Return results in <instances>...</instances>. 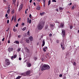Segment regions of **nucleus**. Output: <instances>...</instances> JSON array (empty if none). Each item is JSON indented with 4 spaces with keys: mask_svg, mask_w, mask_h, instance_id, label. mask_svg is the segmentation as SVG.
<instances>
[{
    "mask_svg": "<svg viewBox=\"0 0 79 79\" xmlns=\"http://www.w3.org/2000/svg\"><path fill=\"white\" fill-rule=\"evenodd\" d=\"M25 24L24 23H22V26H24V25Z\"/></svg>",
    "mask_w": 79,
    "mask_h": 79,
    "instance_id": "54",
    "label": "nucleus"
},
{
    "mask_svg": "<svg viewBox=\"0 0 79 79\" xmlns=\"http://www.w3.org/2000/svg\"><path fill=\"white\" fill-rule=\"evenodd\" d=\"M63 43L61 42L60 44V46L61 48H62V47L64 46V40H62Z\"/></svg>",
    "mask_w": 79,
    "mask_h": 79,
    "instance_id": "8",
    "label": "nucleus"
},
{
    "mask_svg": "<svg viewBox=\"0 0 79 79\" xmlns=\"http://www.w3.org/2000/svg\"><path fill=\"white\" fill-rule=\"evenodd\" d=\"M13 48H11L10 47L8 49V52H13Z\"/></svg>",
    "mask_w": 79,
    "mask_h": 79,
    "instance_id": "7",
    "label": "nucleus"
},
{
    "mask_svg": "<svg viewBox=\"0 0 79 79\" xmlns=\"http://www.w3.org/2000/svg\"><path fill=\"white\" fill-rule=\"evenodd\" d=\"M62 48V50H64L65 48L64 47V46H62V48Z\"/></svg>",
    "mask_w": 79,
    "mask_h": 79,
    "instance_id": "34",
    "label": "nucleus"
},
{
    "mask_svg": "<svg viewBox=\"0 0 79 79\" xmlns=\"http://www.w3.org/2000/svg\"><path fill=\"white\" fill-rule=\"evenodd\" d=\"M43 6H45V3H43Z\"/></svg>",
    "mask_w": 79,
    "mask_h": 79,
    "instance_id": "58",
    "label": "nucleus"
},
{
    "mask_svg": "<svg viewBox=\"0 0 79 79\" xmlns=\"http://www.w3.org/2000/svg\"><path fill=\"white\" fill-rule=\"evenodd\" d=\"M73 64L74 66H76V63L75 62H74L73 63Z\"/></svg>",
    "mask_w": 79,
    "mask_h": 79,
    "instance_id": "29",
    "label": "nucleus"
},
{
    "mask_svg": "<svg viewBox=\"0 0 79 79\" xmlns=\"http://www.w3.org/2000/svg\"><path fill=\"white\" fill-rule=\"evenodd\" d=\"M29 18H32V15L31 14H30Z\"/></svg>",
    "mask_w": 79,
    "mask_h": 79,
    "instance_id": "38",
    "label": "nucleus"
},
{
    "mask_svg": "<svg viewBox=\"0 0 79 79\" xmlns=\"http://www.w3.org/2000/svg\"><path fill=\"white\" fill-rule=\"evenodd\" d=\"M50 27H54V25L53 24H50Z\"/></svg>",
    "mask_w": 79,
    "mask_h": 79,
    "instance_id": "30",
    "label": "nucleus"
},
{
    "mask_svg": "<svg viewBox=\"0 0 79 79\" xmlns=\"http://www.w3.org/2000/svg\"><path fill=\"white\" fill-rule=\"evenodd\" d=\"M50 3H51V1L49 0L48 2V5H50Z\"/></svg>",
    "mask_w": 79,
    "mask_h": 79,
    "instance_id": "26",
    "label": "nucleus"
},
{
    "mask_svg": "<svg viewBox=\"0 0 79 79\" xmlns=\"http://www.w3.org/2000/svg\"><path fill=\"white\" fill-rule=\"evenodd\" d=\"M25 76H26L27 75H29V74H30L31 73V71H27V72H26V73H25Z\"/></svg>",
    "mask_w": 79,
    "mask_h": 79,
    "instance_id": "5",
    "label": "nucleus"
},
{
    "mask_svg": "<svg viewBox=\"0 0 79 79\" xmlns=\"http://www.w3.org/2000/svg\"><path fill=\"white\" fill-rule=\"evenodd\" d=\"M20 44H23V41L22 40H21V41H20Z\"/></svg>",
    "mask_w": 79,
    "mask_h": 79,
    "instance_id": "56",
    "label": "nucleus"
},
{
    "mask_svg": "<svg viewBox=\"0 0 79 79\" xmlns=\"http://www.w3.org/2000/svg\"><path fill=\"white\" fill-rule=\"evenodd\" d=\"M44 26V22L42 21H40L39 23L37 26V28L38 30H42Z\"/></svg>",
    "mask_w": 79,
    "mask_h": 79,
    "instance_id": "1",
    "label": "nucleus"
},
{
    "mask_svg": "<svg viewBox=\"0 0 79 79\" xmlns=\"http://www.w3.org/2000/svg\"><path fill=\"white\" fill-rule=\"evenodd\" d=\"M21 57H19V60H21Z\"/></svg>",
    "mask_w": 79,
    "mask_h": 79,
    "instance_id": "64",
    "label": "nucleus"
},
{
    "mask_svg": "<svg viewBox=\"0 0 79 79\" xmlns=\"http://www.w3.org/2000/svg\"><path fill=\"white\" fill-rule=\"evenodd\" d=\"M16 0H13V3L12 4H15V3H16Z\"/></svg>",
    "mask_w": 79,
    "mask_h": 79,
    "instance_id": "20",
    "label": "nucleus"
},
{
    "mask_svg": "<svg viewBox=\"0 0 79 79\" xmlns=\"http://www.w3.org/2000/svg\"><path fill=\"white\" fill-rule=\"evenodd\" d=\"M48 48L47 47H44L43 48V51L44 52H45L47 50V49Z\"/></svg>",
    "mask_w": 79,
    "mask_h": 79,
    "instance_id": "11",
    "label": "nucleus"
},
{
    "mask_svg": "<svg viewBox=\"0 0 79 79\" xmlns=\"http://www.w3.org/2000/svg\"><path fill=\"white\" fill-rule=\"evenodd\" d=\"M10 6H8V9H10Z\"/></svg>",
    "mask_w": 79,
    "mask_h": 79,
    "instance_id": "60",
    "label": "nucleus"
},
{
    "mask_svg": "<svg viewBox=\"0 0 79 79\" xmlns=\"http://www.w3.org/2000/svg\"><path fill=\"white\" fill-rule=\"evenodd\" d=\"M52 34H50L49 35V37H52Z\"/></svg>",
    "mask_w": 79,
    "mask_h": 79,
    "instance_id": "42",
    "label": "nucleus"
},
{
    "mask_svg": "<svg viewBox=\"0 0 79 79\" xmlns=\"http://www.w3.org/2000/svg\"><path fill=\"white\" fill-rule=\"evenodd\" d=\"M48 25H46L45 27V28L47 29V28H48Z\"/></svg>",
    "mask_w": 79,
    "mask_h": 79,
    "instance_id": "45",
    "label": "nucleus"
},
{
    "mask_svg": "<svg viewBox=\"0 0 79 79\" xmlns=\"http://www.w3.org/2000/svg\"><path fill=\"white\" fill-rule=\"evenodd\" d=\"M21 35H19L18 36V38H21Z\"/></svg>",
    "mask_w": 79,
    "mask_h": 79,
    "instance_id": "44",
    "label": "nucleus"
},
{
    "mask_svg": "<svg viewBox=\"0 0 79 79\" xmlns=\"http://www.w3.org/2000/svg\"><path fill=\"white\" fill-rule=\"evenodd\" d=\"M5 61L6 65H7V66L10 65V60L8 59H6Z\"/></svg>",
    "mask_w": 79,
    "mask_h": 79,
    "instance_id": "4",
    "label": "nucleus"
},
{
    "mask_svg": "<svg viewBox=\"0 0 79 79\" xmlns=\"http://www.w3.org/2000/svg\"><path fill=\"white\" fill-rule=\"evenodd\" d=\"M29 39L30 41H32L33 40V38L32 36H30L29 38Z\"/></svg>",
    "mask_w": 79,
    "mask_h": 79,
    "instance_id": "10",
    "label": "nucleus"
},
{
    "mask_svg": "<svg viewBox=\"0 0 79 79\" xmlns=\"http://www.w3.org/2000/svg\"><path fill=\"white\" fill-rule=\"evenodd\" d=\"M10 40H9L8 41V43L10 44Z\"/></svg>",
    "mask_w": 79,
    "mask_h": 79,
    "instance_id": "57",
    "label": "nucleus"
},
{
    "mask_svg": "<svg viewBox=\"0 0 79 79\" xmlns=\"http://www.w3.org/2000/svg\"><path fill=\"white\" fill-rule=\"evenodd\" d=\"M20 50H21V48H19L18 50H17V52H19V51H20Z\"/></svg>",
    "mask_w": 79,
    "mask_h": 79,
    "instance_id": "28",
    "label": "nucleus"
},
{
    "mask_svg": "<svg viewBox=\"0 0 79 79\" xmlns=\"http://www.w3.org/2000/svg\"><path fill=\"white\" fill-rule=\"evenodd\" d=\"M10 22V21L8 20H7V24H9V22Z\"/></svg>",
    "mask_w": 79,
    "mask_h": 79,
    "instance_id": "51",
    "label": "nucleus"
},
{
    "mask_svg": "<svg viewBox=\"0 0 79 79\" xmlns=\"http://www.w3.org/2000/svg\"><path fill=\"white\" fill-rule=\"evenodd\" d=\"M28 66L29 67H31V63L28 64Z\"/></svg>",
    "mask_w": 79,
    "mask_h": 79,
    "instance_id": "35",
    "label": "nucleus"
},
{
    "mask_svg": "<svg viewBox=\"0 0 79 79\" xmlns=\"http://www.w3.org/2000/svg\"><path fill=\"white\" fill-rule=\"evenodd\" d=\"M13 31L14 32H17V30L15 28H14L13 29Z\"/></svg>",
    "mask_w": 79,
    "mask_h": 79,
    "instance_id": "25",
    "label": "nucleus"
},
{
    "mask_svg": "<svg viewBox=\"0 0 79 79\" xmlns=\"http://www.w3.org/2000/svg\"><path fill=\"white\" fill-rule=\"evenodd\" d=\"M10 9H8V10L7 11V13L8 14H9V13H10Z\"/></svg>",
    "mask_w": 79,
    "mask_h": 79,
    "instance_id": "21",
    "label": "nucleus"
},
{
    "mask_svg": "<svg viewBox=\"0 0 79 79\" xmlns=\"http://www.w3.org/2000/svg\"><path fill=\"white\" fill-rule=\"evenodd\" d=\"M26 27H25L22 29V30L24 31H25V30H26Z\"/></svg>",
    "mask_w": 79,
    "mask_h": 79,
    "instance_id": "22",
    "label": "nucleus"
},
{
    "mask_svg": "<svg viewBox=\"0 0 79 79\" xmlns=\"http://www.w3.org/2000/svg\"><path fill=\"white\" fill-rule=\"evenodd\" d=\"M16 15H15V16L14 17V21H16Z\"/></svg>",
    "mask_w": 79,
    "mask_h": 79,
    "instance_id": "33",
    "label": "nucleus"
},
{
    "mask_svg": "<svg viewBox=\"0 0 79 79\" xmlns=\"http://www.w3.org/2000/svg\"><path fill=\"white\" fill-rule=\"evenodd\" d=\"M74 6L73 5V6L72 7V10H74Z\"/></svg>",
    "mask_w": 79,
    "mask_h": 79,
    "instance_id": "37",
    "label": "nucleus"
},
{
    "mask_svg": "<svg viewBox=\"0 0 79 79\" xmlns=\"http://www.w3.org/2000/svg\"><path fill=\"white\" fill-rule=\"evenodd\" d=\"M43 3H45V0H43Z\"/></svg>",
    "mask_w": 79,
    "mask_h": 79,
    "instance_id": "46",
    "label": "nucleus"
},
{
    "mask_svg": "<svg viewBox=\"0 0 79 79\" xmlns=\"http://www.w3.org/2000/svg\"><path fill=\"white\" fill-rule=\"evenodd\" d=\"M25 41L27 44H29L30 43V41H29V40L28 39H26Z\"/></svg>",
    "mask_w": 79,
    "mask_h": 79,
    "instance_id": "9",
    "label": "nucleus"
},
{
    "mask_svg": "<svg viewBox=\"0 0 79 79\" xmlns=\"http://www.w3.org/2000/svg\"><path fill=\"white\" fill-rule=\"evenodd\" d=\"M21 76H18L17 78H16V79H19L21 78Z\"/></svg>",
    "mask_w": 79,
    "mask_h": 79,
    "instance_id": "18",
    "label": "nucleus"
},
{
    "mask_svg": "<svg viewBox=\"0 0 79 79\" xmlns=\"http://www.w3.org/2000/svg\"><path fill=\"white\" fill-rule=\"evenodd\" d=\"M52 2H56V0H53L52 1Z\"/></svg>",
    "mask_w": 79,
    "mask_h": 79,
    "instance_id": "48",
    "label": "nucleus"
},
{
    "mask_svg": "<svg viewBox=\"0 0 79 79\" xmlns=\"http://www.w3.org/2000/svg\"><path fill=\"white\" fill-rule=\"evenodd\" d=\"M29 24H31V19H30V20L29 21Z\"/></svg>",
    "mask_w": 79,
    "mask_h": 79,
    "instance_id": "39",
    "label": "nucleus"
},
{
    "mask_svg": "<svg viewBox=\"0 0 79 79\" xmlns=\"http://www.w3.org/2000/svg\"><path fill=\"white\" fill-rule=\"evenodd\" d=\"M37 10H40V6H37V7L36 8Z\"/></svg>",
    "mask_w": 79,
    "mask_h": 79,
    "instance_id": "14",
    "label": "nucleus"
},
{
    "mask_svg": "<svg viewBox=\"0 0 79 79\" xmlns=\"http://www.w3.org/2000/svg\"><path fill=\"white\" fill-rule=\"evenodd\" d=\"M59 42H60V41H59V40H56V43H57V44H58V43H59Z\"/></svg>",
    "mask_w": 79,
    "mask_h": 79,
    "instance_id": "36",
    "label": "nucleus"
},
{
    "mask_svg": "<svg viewBox=\"0 0 79 79\" xmlns=\"http://www.w3.org/2000/svg\"><path fill=\"white\" fill-rule=\"evenodd\" d=\"M32 0H30V3H32Z\"/></svg>",
    "mask_w": 79,
    "mask_h": 79,
    "instance_id": "62",
    "label": "nucleus"
},
{
    "mask_svg": "<svg viewBox=\"0 0 79 79\" xmlns=\"http://www.w3.org/2000/svg\"><path fill=\"white\" fill-rule=\"evenodd\" d=\"M19 21H21V18H19V19H18V22Z\"/></svg>",
    "mask_w": 79,
    "mask_h": 79,
    "instance_id": "49",
    "label": "nucleus"
},
{
    "mask_svg": "<svg viewBox=\"0 0 79 79\" xmlns=\"http://www.w3.org/2000/svg\"><path fill=\"white\" fill-rule=\"evenodd\" d=\"M44 14H45V13L44 12H43L42 13H40V15H41V16H43V15H44Z\"/></svg>",
    "mask_w": 79,
    "mask_h": 79,
    "instance_id": "27",
    "label": "nucleus"
},
{
    "mask_svg": "<svg viewBox=\"0 0 79 79\" xmlns=\"http://www.w3.org/2000/svg\"><path fill=\"white\" fill-rule=\"evenodd\" d=\"M27 23H29V18H28L27 19Z\"/></svg>",
    "mask_w": 79,
    "mask_h": 79,
    "instance_id": "41",
    "label": "nucleus"
},
{
    "mask_svg": "<svg viewBox=\"0 0 79 79\" xmlns=\"http://www.w3.org/2000/svg\"><path fill=\"white\" fill-rule=\"evenodd\" d=\"M66 56H69V53L67 52L66 54Z\"/></svg>",
    "mask_w": 79,
    "mask_h": 79,
    "instance_id": "23",
    "label": "nucleus"
},
{
    "mask_svg": "<svg viewBox=\"0 0 79 79\" xmlns=\"http://www.w3.org/2000/svg\"><path fill=\"white\" fill-rule=\"evenodd\" d=\"M62 33L61 35H62V37L64 38L65 37V35H66V31L64 29H61Z\"/></svg>",
    "mask_w": 79,
    "mask_h": 79,
    "instance_id": "3",
    "label": "nucleus"
},
{
    "mask_svg": "<svg viewBox=\"0 0 79 79\" xmlns=\"http://www.w3.org/2000/svg\"><path fill=\"white\" fill-rule=\"evenodd\" d=\"M56 11H57V12H58L59 11L58 9H56Z\"/></svg>",
    "mask_w": 79,
    "mask_h": 79,
    "instance_id": "55",
    "label": "nucleus"
},
{
    "mask_svg": "<svg viewBox=\"0 0 79 79\" xmlns=\"http://www.w3.org/2000/svg\"><path fill=\"white\" fill-rule=\"evenodd\" d=\"M73 26L72 25L70 26V29H72L73 28Z\"/></svg>",
    "mask_w": 79,
    "mask_h": 79,
    "instance_id": "32",
    "label": "nucleus"
},
{
    "mask_svg": "<svg viewBox=\"0 0 79 79\" xmlns=\"http://www.w3.org/2000/svg\"><path fill=\"white\" fill-rule=\"evenodd\" d=\"M13 19H14V16H13L12 17L11 21H13Z\"/></svg>",
    "mask_w": 79,
    "mask_h": 79,
    "instance_id": "31",
    "label": "nucleus"
},
{
    "mask_svg": "<svg viewBox=\"0 0 79 79\" xmlns=\"http://www.w3.org/2000/svg\"><path fill=\"white\" fill-rule=\"evenodd\" d=\"M59 10H61V11H62L63 10V8L61 7H60L59 8Z\"/></svg>",
    "mask_w": 79,
    "mask_h": 79,
    "instance_id": "19",
    "label": "nucleus"
},
{
    "mask_svg": "<svg viewBox=\"0 0 79 79\" xmlns=\"http://www.w3.org/2000/svg\"><path fill=\"white\" fill-rule=\"evenodd\" d=\"M42 43H43L42 46L44 47V46L45 45V40H43Z\"/></svg>",
    "mask_w": 79,
    "mask_h": 79,
    "instance_id": "12",
    "label": "nucleus"
},
{
    "mask_svg": "<svg viewBox=\"0 0 79 79\" xmlns=\"http://www.w3.org/2000/svg\"><path fill=\"white\" fill-rule=\"evenodd\" d=\"M23 4H21L19 8V11H21L22 9L23 8Z\"/></svg>",
    "mask_w": 79,
    "mask_h": 79,
    "instance_id": "6",
    "label": "nucleus"
},
{
    "mask_svg": "<svg viewBox=\"0 0 79 79\" xmlns=\"http://www.w3.org/2000/svg\"><path fill=\"white\" fill-rule=\"evenodd\" d=\"M18 23H17V24L15 25V27H18Z\"/></svg>",
    "mask_w": 79,
    "mask_h": 79,
    "instance_id": "53",
    "label": "nucleus"
},
{
    "mask_svg": "<svg viewBox=\"0 0 79 79\" xmlns=\"http://www.w3.org/2000/svg\"><path fill=\"white\" fill-rule=\"evenodd\" d=\"M33 5H34V6H36V4H35V2H34L33 3Z\"/></svg>",
    "mask_w": 79,
    "mask_h": 79,
    "instance_id": "52",
    "label": "nucleus"
},
{
    "mask_svg": "<svg viewBox=\"0 0 79 79\" xmlns=\"http://www.w3.org/2000/svg\"><path fill=\"white\" fill-rule=\"evenodd\" d=\"M73 6L74 7V8H76V5H73Z\"/></svg>",
    "mask_w": 79,
    "mask_h": 79,
    "instance_id": "63",
    "label": "nucleus"
},
{
    "mask_svg": "<svg viewBox=\"0 0 79 79\" xmlns=\"http://www.w3.org/2000/svg\"><path fill=\"white\" fill-rule=\"evenodd\" d=\"M13 58H14V57H13V56H12L11 57V59H12V60H13Z\"/></svg>",
    "mask_w": 79,
    "mask_h": 79,
    "instance_id": "40",
    "label": "nucleus"
},
{
    "mask_svg": "<svg viewBox=\"0 0 79 79\" xmlns=\"http://www.w3.org/2000/svg\"><path fill=\"white\" fill-rule=\"evenodd\" d=\"M34 59L35 60V61H36V60H37V58L36 57H34Z\"/></svg>",
    "mask_w": 79,
    "mask_h": 79,
    "instance_id": "47",
    "label": "nucleus"
},
{
    "mask_svg": "<svg viewBox=\"0 0 79 79\" xmlns=\"http://www.w3.org/2000/svg\"><path fill=\"white\" fill-rule=\"evenodd\" d=\"M13 56L14 57V58L15 59L16 58V57H17V55L15 54Z\"/></svg>",
    "mask_w": 79,
    "mask_h": 79,
    "instance_id": "24",
    "label": "nucleus"
},
{
    "mask_svg": "<svg viewBox=\"0 0 79 79\" xmlns=\"http://www.w3.org/2000/svg\"><path fill=\"white\" fill-rule=\"evenodd\" d=\"M4 40H5V38H3L2 40V41H4Z\"/></svg>",
    "mask_w": 79,
    "mask_h": 79,
    "instance_id": "61",
    "label": "nucleus"
},
{
    "mask_svg": "<svg viewBox=\"0 0 79 79\" xmlns=\"http://www.w3.org/2000/svg\"><path fill=\"white\" fill-rule=\"evenodd\" d=\"M60 27L62 28H63V27H64V25L63 23L60 24Z\"/></svg>",
    "mask_w": 79,
    "mask_h": 79,
    "instance_id": "17",
    "label": "nucleus"
},
{
    "mask_svg": "<svg viewBox=\"0 0 79 79\" xmlns=\"http://www.w3.org/2000/svg\"><path fill=\"white\" fill-rule=\"evenodd\" d=\"M8 16V14H6L5 15L6 17H7Z\"/></svg>",
    "mask_w": 79,
    "mask_h": 79,
    "instance_id": "59",
    "label": "nucleus"
},
{
    "mask_svg": "<svg viewBox=\"0 0 79 79\" xmlns=\"http://www.w3.org/2000/svg\"><path fill=\"white\" fill-rule=\"evenodd\" d=\"M50 69L49 65L48 64H44L41 68V71H44L45 69Z\"/></svg>",
    "mask_w": 79,
    "mask_h": 79,
    "instance_id": "2",
    "label": "nucleus"
},
{
    "mask_svg": "<svg viewBox=\"0 0 79 79\" xmlns=\"http://www.w3.org/2000/svg\"><path fill=\"white\" fill-rule=\"evenodd\" d=\"M62 76H63V75L62 74H60L59 75V77H62Z\"/></svg>",
    "mask_w": 79,
    "mask_h": 79,
    "instance_id": "50",
    "label": "nucleus"
},
{
    "mask_svg": "<svg viewBox=\"0 0 79 79\" xmlns=\"http://www.w3.org/2000/svg\"><path fill=\"white\" fill-rule=\"evenodd\" d=\"M63 79H66V76H64V77H63Z\"/></svg>",
    "mask_w": 79,
    "mask_h": 79,
    "instance_id": "43",
    "label": "nucleus"
},
{
    "mask_svg": "<svg viewBox=\"0 0 79 79\" xmlns=\"http://www.w3.org/2000/svg\"><path fill=\"white\" fill-rule=\"evenodd\" d=\"M11 13L12 15L15 13V10L13 9L11 11Z\"/></svg>",
    "mask_w": 79,
    "mask_h": 79,
    "instance_id": "15",
    "label": "nucleus"
},
{
    "mask_svg": "<svg viewBox=\"0 0 79 79\" xmlns=\"http://www.w3.org/2000/svg\"><path fill=\"white\" fill-rule=\"evenodd\" d=\"M14 43L15 44H19V42L18 41H15L14 42Z\"/></svg>",
    "mask_w": 79,
    "mask_h": 79,
    "instance_id": "13",
    "label": "nucleus"
},
{
    "mask_svg": "<svg viewBox=\"0 0 79 79\" xmlns=\"http://www.w3.org/2000/svg\"><path fill=\"white\" fill-rule=\"evenodd\" d=\"M20 75H21L22 76H25V74L24 73H22L19 74Z\"/></svg>",
    "mask_w": 79,
    "mask_h": 79,
    "instance_id": "16",
    "label": "nucleus"
}]
</instances>
